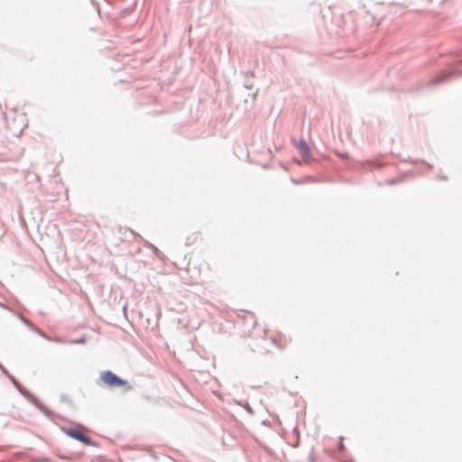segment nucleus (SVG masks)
Segmentation results:
<instances>
[{
    "label": "nucleus",
    "mask_w": 462,
    "mask_h": 462,
    "mask_svg": "<svg viewBox=\"0 0 462 462\" xmlns=\"http://www.w3.org/2000/svg\"><path fill=\"white\" fill-rule=\"evenodd\" d=\"M5 117L7 126L14 132L23 131L28 125L25 113L16 107L6 108Z\"/></svg>",
    "instance_id": "f257e3e1"
},
{
    "label": "nucleus",
    "mask_w": 462,
    "mask_h": 462,
    "mask_svg": "<svg viewBox=\"0 0 462 462\" xmlns=\"http://www.w3.org/2000/svg\"><path fill=\"white\" fill-rule=\"evenodd\" d=\"M462 75V71L459 72L457 69H451L448 72H441L440 74H439L438 76H436L435 78H433L430 82H429V86L430 87H436L439 84H442L446 81H448V79H450L451 78L455 77V78H457L459 76Z\"/></svg>",
    "instance_id": "f03ea898"
},
{
    "label": "nucleus",
    "mask_w": 462,
    "mask_h": 462,
    "mask_svg": "<svg viewBox=\"0 0 462 462\" xmlns=\"http://www.w3.org/2000/svg\"><path fill=\"white\" fill-rule=\"evenodd\" d=\"M297 149L300 152L304 161L309 162L311 158V149L308 143L305 140L300 139L297 143Z\"/></svg>",
    "instance_id": "7ed1b4c3"
},
{
    "label": "nucleus",
    "mask_w": 462,
    "mask_h": 462,
    "mask_svg": "<svg viewBox=\"0 0 462 462\" xmlns=\"http://www.w3.org/2000/svg\"><path fill=\"white\" fill-rule=\"evenodd\" d=\"M67 434L69 437L78 439L85 444L90 443V439L88 436H86L81 430L71 429L67 431Z\"/></svg>",
    "instance_id": "20e7f679"
},
{
    "label": "nucleus",
    "mask_w": 462,
    "mask_h": 462,
    "mask_svg": "<svg viewBox=\"0 0 462 462\" xmlns=\"http://www.w3.org/2000/svg\"><path fill=\"white\" fill-rule=\"evenodd\" d=\"M99 379L102 384L109 386L116 384V374L110 371L101 373Z\"/></svg>",
    "instance_id": "39448f33"
},
{
    "label": "nucleus",
    "mask_w": 462,
    "mask_h": 462,
    "mask_svg": "<svg viewBox=\"0 0 462 462\" xmlns=\"http://www.w3.org/2000/svg\"><path fill=\"white\" fill-rule=\"evenodd\" d=\"M117 231L123 235L122 236H117L122 242L130 241L136 236L135 233L128 228L120 227Z\"/></svg>",
    "instance_id": "423d86ee"
},
{
    "label": "nucleus",
    "mask_w": 462,
    "mask_h": 462,
    "mask_svg": "<svg viewBox=\"0 0 462 462\" xmlns=\"http://www.w3.org/2000/svg\"><path fill=\"white\" fill-rule=\"evenodd\" d=\"M117 387L123 388L124 393L133 390V385L126 380L117 376Z\"/></svg>",
    "instance_id": "0eeeda50"
},
{
    "label": "nucleus",
    "mask_w": 462,
    "mask_h": 462,
    "mask_svg": "<svg viewBox=\"0 0 462 462\" xmlns=\"http://www.w3.org/2000/svg\"><path fill=\"white\" fill-rule=\"evenodd\" d=\"M454 56V62L456 63H462V55L460 52L457 51L453 53Z\"/></svg>",
    "instance_id": "6e6552de"
},
{
    "label": "nucleus",
    "mask_w": 462,
    "mask_h": 462,
    "mask_svg": "<svg viewBox=\"0 0 462 462\" xmlns=\"http://www.w3.org/2000/svg\"><path fill=\"white\" fill-rule=\"evenodd\" d=\"M149 246L153 250V252L155 253L157 257H159V258L162 257V253L157 247H155L154 245H152L151 244H149Z\"/></svg>",
    "instance_id": "1a4fd4ad"
},
{
    "label": "nucleus",
    "mask_w": 462,
    "mask_h": 462,
    "mask_svg": "<svg viewBox=\"0 0 462 462\" xmlns=\"http://www.w3.org/2000/svg\"><path fill=\"white\" fill-rule=\"evenodd\" d=\"M244 86L247 89H252L254 87V83L249 79H245Z\"/></svg>",
    "instance_id": "9d476101"
},
{
    "label": "nucleus",
    "mask_w": 462,
    "mask_h": 462,
    "mask_svg": "<svg viewBox=\"0 0 462 462\" xmlns=\"http://www.w3.org/2000/svg\"><path fill=\"white\" fill-rule=\"evenodd\" d=\"M411 163H419V162H420V163H421V164L427 165L430 169H431V168H432V165H431V164H430V163H428V162H427L426 161H424V160H420V161H419V160H416V161H411Z\"/></svg>",
    "instance_id": "9b49d317"
},
{
    "label": "nucleus",
    "mask_w": 462,
    "mask_h": 462,
    "mask_svg": "<svg viewBox=\"0 0 462 462\" xmlns=\"http://www.w3.org/2000/svg\"><path fill=\"white\" fill-rule=\"evenodd\" d=\"M398 182V180L396 179H389L387 180H385V184L387 185H393V184H396Z\"/></svg>",
    "instance_id": "f8f14e48"
},
{
    "label": "nucleus",
    "mask_w": 462,
    "mask_h": 462,
    "mask_svg": "<svg viewBox=\"0 0 462 462\" xmlns=\"http://www.w3.org/2000/svg\"><path fill=\"white\" fill-rule=\"evenodd\" d=\"M243 74H244L245 79H249V78L254 76V71L249 70V71L244 72Z\"/></svg>",
    "instance_id": "ddd939ff"
},
{
    "label": "nucleus",
    "mask_w": 462,
    "mask_h": 462,
    "mask_svg": "<svg viewBox=\"0 0 462 462\" xmlns=\"http://www.w3.org/2000/svg\"><path fill=\"white\" fill-rule=\"evenodd\" d=\"M122 311H123L125 319H127V317H126V306L125 305L123 306Z\"/></svg>",
    "instance_id": "4468645a"
},
{
    "label": "nucleus",
    "mask_w": 462,
    "mask_h": 462,
    "mask_svg": "<svg viewBox=\"0 0 462 462\" xmlns=\"http://www.w3.org/2000/svg\"><path fill=\"white\" fill-rule=\"evenodd\" d=\"M129 10H130L129 8H125V9H124V10L121 12V14H122L123 15H125L127 12H129Z\"/></svg>",
    "instance_id": "2eb2a0df"
},
{
    "label": "nucleus",
    "mask_w": 462,
    "mask_h": 462,
    "mask_svg": "<svg viewBox=\"0 0 462 462\" xmlns=\"http://www.w3.org/2000/svg\"><path fill=\"white\" fill-rule=\"evenodd\" d=\"M136 22H137L136 18H135V17H134V18L132 19L131 25H134V23H136Z\"/></svg>",
    "instance_id": "dca6fc26"
},
{
    "label": "nucleus",
    "mask_w": 462,
    "mask_h": 462,
    "mask_svg": "<svg viewBox=\"0 0 462 462\" xmlns=\"http://www.w3.org/2000/svg\"><path fill=\"white\" fill-rule=\"evenodd\" d=\"M246 410H247V411H249L250 413H253V410H252V408H251L249 405H247V406H246Z\"/></svg>",
    "instance_id": "f3484780"
},
{
    "label": "nucleus",
    "mask_w": 462,
    "mask_h": 462,
    "mask_svg": "<svg viewBox=\"0 0 462 462\" xmlns=\"http://www.w3.org/2000/svg\"><path fill=\"white\" fill-rule=\"evenodd\" d=\"M365 163H366V164H374V162H372V161H366V162H365Z\"/></svg>",
    "instance_id": "a211bd4d"
},
{
    "label": "nucleus",
    "mask_w": 462,
    "mask_h": 462,
    "mask_svg": "<svg viewBox=\"0 0 462 462\" xmlns=\"http://www.w3.org/2000/svg\"><path fill=\"white\" fill-rule=\"evenodd\" d=\"M309 459H310V462H313V461H314V459H313L312 456H310Z\"/></svg>",
    "instance_id": "6ab92c4d"
},
{
    "label": "nucleus",
    "mask_w": 462,
    "mask_h": 462,
    "mask_svg": "<svg viewBox=\"0 0 462 462\" xmlns=\"http://www.w3.org/2000/svg\"><path fill=\"white\" fill-rule=\"evenodd\" d=\"M439 179H441V180H447V177H444V176H443V177H439Z\"/></svg>",
    "instance_id": "aec40b11"
}]
</instances>
